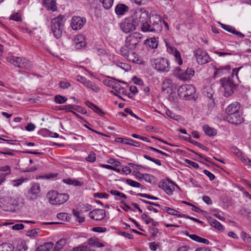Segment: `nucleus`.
I'll use <instances>...</instances> for the list:
<instances>
[{
	"mask_svg": "<svg viewBox=\"0 0 251 251\" xmlns=\"http://www.w3.org/2000/svg\"><path fill=\"white\" fill-rule=\"evenodd\" d=\"M241 67L234 68L232 70L230 76L223 77L220 80L222 87L225 90L224 96L228 97L231 96L236 89L240 82L238 76V73Z\"/></svg>",
	"mask_w": 251,
	"mask_h": 251,
	"instance_id": "obj_1",
	"label": "nucleus"
},
{
	"mask_svg": "<svg viewBox=\"0 0 251 251\" xmlns=\"http://www.w3.org/2000/svg\"><path fill=\"white\" fill-rule=\"evenodd\" d=\"M66 19L63 15H59L54 18L51 22L50 27L54 36L56 39L60 38L64 30V24Z\"/></svg>",
	"mask_w": 251,
	"mask_h": 251,
	"instance_id": "obj_2",
	"label": "nucleus"
},
{
	"mask_svg": "<svg viewBox=\"0 0 251 251\" xmlns=\"http://www.w3.org/2000/svg\"><path fill=\"white\" fill-rule=\"evenodd\" d=\"M150 24L145 23L141 27L143 32H160L162 29L160 17L158 15H152L150 20Z\"/></svg>",
	"mask_w": 251,
	"mask_h": 251,
	"instance_id": "obj_3",
	"label": "nucleus"
},
{
	"mask_svg": "<svg viewBox=\"0 0 251 251\" xmlns=\"http://www.w3.org/2000/svg\"><path fill=\"white\" fill-rule=\"evenodd\" d=\"M47 197L50 204L53 205L63 204L67 201L69 196L67 194H58L55 191H50L48 193Z\"/></svg>",
	"mask_w": 251,
	"mask_h": 251,
	"instance_id": "obj_4",
	"label": "nucleus"
},
{
	"mask_svg": "<svg viewBox=\"0 0 251 251\" xmlns=\"http://www.w3.org/2000/svg\"><path fill=\"white\" fill-rule=\"evenodd\" d=\"M142 37V34L137 32L129 35L126 38L125 46L122 48H125L129 50H133L138 43L141 42Z\"/></svg>",
	"mask_w": 251,
	"mask_h": 251,
	"instance_id": "obj_5",
	"label": "nucleus"
},
{
	"mask_svg": "<svg viewBox=\"0 0 251 251\" xmlns=\"http://www.w3.org/2000/svg\"><path fill=\"white\" fill-rule=\"evenodd\" d=\"M149 18V13L145 9L137 10L132 16V20L136 26L142 25L141 27L144 24L148 23L147 21Z\"/></svg>",
	"mask_w": 251,
	"mask_h": 251,
	"instance_id": "obj_6",
	"label": "nucleus"
},
{
	"mask_svg": "<svg viewBox=\"0 0 251 251\" xmlns=\"http://www.w3.org/2000/svg\"><path fill=\"white\" fill-rule=\"evenodd\" d=\"M177 93L180 98L187 100L195 93V88L192 85L185 84L178 87Z\"/></svg>",
	"mask_w": 251,
	"mask_h": 251,
	"instance_id": "obj_7",
	"label": "nucleus"
},
{
	"mask_svg": "<svg viewBox=\"0 0 251 251\" xmlns=\"http://www.w3.org/2000/svg\"><path fill=\"white\" fill-rule=\"evenodd\" d=\"M173 74L178 79L185 81L189 80L194 75L195 72L192 69H187L183 71L179 67H177L174 70Z\"/></svg>",
	"mask_w": 251,
	"mask_h": 251,
	"instance_id": "obj_8",
	"label": "nucleus"
},
{
	"mask_svg": "<svg viewBox=\"0 0 251 251\" xmlns=\"http://www.w3.org/2000/svg\"><path fill=\"white\" fill-rule=\"evenodd\" d=\"M158 187L169 196L173 195L175 187L178 188L175 182L169 178L161 180L158 183Z\"/></svg>",
	"mask_w": 251,
	"mask_h": 251,
	"instance_id": "obj_9",
	"label": "nucleus"
},
{
	"mask_svg": "<svg viewBox=\"0 0 251 251\" xmlns=\"http://www.w3.org/2000/svg\"><path fill=\"white\" fill-rule=\"evenodd\" d=\"M6 60L15 66L19 68L27 69L30 67L29 61L25 58L9 56L6 58Z\"/></svg>",
	"mask_w": 251,
	"mask_h": 251,
	"instance_id": "obj_10",
	"label": "nucleus"
},
{
	"mask_svg": "<svg viewBox=\"0 0 251 251\" xmlns=\"http://www.w3.org/2000/svg\"><path fill=\"white\" fill-rule=\"evenodd\" d=\"M153 65L158 72H167L170 70L168 61L165 58L154 60Z\"/></svg>",
	"mask_w": 251,
	"mask_h": 251,
	"instance_id": "obj_11",
	"label": "nucleus"
},
{
	"mask_svg": "<svg viewBox=\"0 0 251 251\" xmlns=\"http://www.w3.org/2000/svg\"><path fill=\"white\" fill-rule=\"evenodd\" d=\"M136 25L131 18H126L123 20L120 24L122 30L128 33L133 31L136 29Z\"/></svg>",
	"mask_w": 251,
	"mask_h": 251,
	"instance_id": "obj_12",
	"label": "nucleus"
},
{
	"mask_svg": "<svg viewBox=\"0 0 251 251\" xmlns=\"http://www.w3.org/2000/svg\"><path fill=\"white\" fill-rule=\"evenodd\" d=\"M132 50H127L125 48H121L120 52L121 55L129 61L138 63L139 61L138 56L135 52Z\"/></svg>",
	"mask_w": 251,
	"mask_h": 251,
	"instance_id": "obj_13",
	"label": "nucleus"
},
{
	"mask_svg": "<svg viewBox=\"0 0 251 251\" xmlns=\"http://www.w3.org/2000/svg\"><path fill=\"white\" fill-rule=\"evenodd\" d=\"M85 23V18L79 16H74L71 20V26L74 30H79L83 26Z\"/></svg>",
	"mask_w": 251,
	"mask_h": 251,
	"instance_id": "obj_14",
	"label": "nucleus"
},
{
	"mask_svg": "<svg viewBox=\"0 0 251 251\" xmlns=\"http://www.w3.org/2000/svg\"><path fill=\"white\" fill-rule=\"evenodd\" d=\"M166 47L167 51L174 55L175 57V60L177 63L178 65H181L183 63L182 59L181 57L179 51L177 50L175 48L169 45L168 43H166Z\"/></svg>",
	"mask_w": 251,
	"mask_h": 251,
	"instance_id": "obj_15",
	"label": "nucleus"
},
{
	"mask_svg": "<svg viewBox=\"0 0 251 251\" xmlns=\"http://www.w3.org/2000/svg\"><path fill=\"white\" fill-rule=\"evenodd\" d=\"M176 87V85L173 83L172 80L169 78L165 79L162 85V91L167 94H171Z\"/></svg>",
	"mask_w": 251,
	"mask_h": 251,
	"instance_id": "obj_16",
	"label": "nucleus"
},
{
	"mask_svg": "<svg viewBox=\"0 0 251 251\" xmlns=\"http://www.w3.org/2000/svg\"><path fill=\"white\" fill-rule=\"evenodd\" d=\"M213 93L214 92L212 89H210L209 91L207 90V113H210L215 109L216 106V103L213 97Z\"/></svg>",
	"mask_w": 251,
	"mask_h": 251,
	"instance_id": "obj_17",
	"label": "nucleus"
},
{
	"mask_svg": "<svg viewBox=\"0 0 251 251\" xmlns=\"http://www.w3.org/2000/svg\"><path fill=\"white\" fill-rule=\"evenodd\" d=\"M89 217L95 220H101L105 217V211L104 209H94L89 213Z\"/></svg>",
	"mask_w": 251,
	"mask_h": 251,
	"instance_id": "obj_18",
	"label": "nucleus"
},
{
	"mask_svg": "<svg viewBox=\"0 0 251 251\" xmlns=\"http://www.w3.org/2000/svg\"><path fill=\"white\" fill-rule=\"evenodd\" d=\"M226 119L229 123L235 125L241 124L243 121L241 111L227 115Z\"/></svg>",
	"mask_w": 251,
	"mask_h": 251,
	"instance_id": "obj_19",
	"label": "nucleus"
},
{
	"mask_svg": "<svg viewBox=\"0 0 251 251\" xmlns=\"http://www.w3.org/2000/svg\"><path fill=\"white\" fill-rule=\"evenodd\" d=\"M40 191V184L38 183H33L28 192V194L30 196V199H36L39 197Z\"/></svg>",
	"mask_w": 251,
	"mask_h": 251,
	"instance_id": "obj_20",
	"label": "nucleus"
},
{
	"mask_svg": "<svg viewBox=\"0 0 251 251\" xmlns=\"http://www.w3.org/2000/svg\"><path fill=\"white\" fill-rule=\"evenodd\" d=\"M74 44L77 49H80L86 46L85 37L81 34L75 36L74 39Z\"/></svg>",
	"mask_w": 251,
	"mask_h": 251,
	"instance_id": "obj_21",
	"label": "nucleus"
},
{
	"mask_svg": "<svg viewBox=\"0 0 251 251\" xmlns=\"http://www.w3.org/2000/svg\"><path fill=\"white\" fill-rule=\"evenodd\" d=\"M240 105L238 102H234L229 104L226 109L227 115L240 112Z\"/></svg>",
	"mask_w": 251,
	"mask_h": 251,
	"instance_id": "obj_22",
	"label": "nucleus"
},
{
	"mask_svg": "<svg viewBox=\"0 0 251 251\" xmlns=\"http://www.w3.org/2000/svg\"><path fill=\"white\" fill-rule=\"evenodd\" d=\"M230 67L228 65L218 69L214 68V77H219L227 74L229 72Z\"/></svg>",
	"mask_w": 251,
	"mask_h": 251,
	"instance_id": "obj_23",
	"label": "nucleus"
},
{
	"mask_svg": "<svg viewBox=\"0 0 251 251\" xmlns=\"http://www.w3.org/2000/svg\"><path fill=\"white\" fill-rule=\"evenodd\" d=\"M43 6L48 10L55 11L57 7L55 0H42Z\"/></svg>",
	"mask_w": 251,
	"mask_h": 251,
	"instance_id": "obj_24",
	"label": "nucleus"
},
{
	"mask_svg": "<svg viewBox=\"0 0 251 251\" xmlns=\"http://www.w3.org/2000/svg\"><path fill=\"white\" fill-rule=\"evenodd\" d=\"M207 219L211 226L220 231H223L224 230V226L219 222L210 217H207Z\"/></svg>",
	"mask_w": 251,
	"mask_h": 251,
	"instance_id": "obj_25",
	"label": "nucleus"
},
{
	"mask_svg": "<svg viewBox=\"0 0 251 251\" xmlns=\"http://www.w3.org/2000/svg\"><path fill=\"white\" fill-rule=\"evenodd\" d=\"M54 244L52 242H46L37 248L36 251H49L53 249Z\"/></svg>",
	"mask_w": 251,
	"mask_h": 251,
	"instance_id": "obj_26",
	"label": "nucleus"
},
{
	"mask_svg": "<svg viewBox=\"0 0 251 251\" xmlns=\"http://www.w3.org/2000/svg\"><path fill=\"white\" fill-rule=\"evenodd\" d=\"M194 53L198 63L201 65L204 64L202 50L201 49H198L195 51Z\"/></svg>",
	"mask_w": 251,
	"mask_h": 251,
	"instance_id": "obj_27",
	"label": "nucleus"
},
{
	"mask_svg": "<svg viewBox=\"0 0 251 251\" xmlns=\"http://www.w3.org/2000/svg\"><path fill=\"white\" fill-rule=\"evenodd\" d=\"M128 9V7L124 4H118L115 8V12L117 15H123Z\"/></svg>",
	"mask_w": 251,
	"mask_h": 251,
	"instance_id": "obj_28",
	"label": "nucleus"
},
{
	"mask_svg": "<svg viewBox=\"0 0 251 251\" xmlns=\"http://www.w3.org/2000/svg\"><path fill=\"white\" fill-rule=\"evenodd\" d=\"M117 141L125 144L130 145L134 147L139 146V143L138 142L126 138H119L117 139Z\"/></svg>",
	"mask_w": 251,
	"mask_h": 251,
	"instance_id": "obj_29",
	"label": "nucleus"
},
{
	"mask_svg": "<svg viewBox=\"0 0 251 251\" xmlns=\"http://www.w3.org/2000/svg\"><path fill=\"white\" fill-rule=\"evenodd\" d=\"M112 88L115 90L116 92L115 93L123 94L124 95H126V91L121 86L119 82L115 81L113 83V86H112ZM111 92L114 94L115 93L113 91H112Z\"/></svg>",
	"mask_w": 251,
	"mask_h": 251,
	"instance_id": "obj_30",
	"label": "nucleus"
},
{
	"mask_svg": "<svg viewBox=\"0 0 251 251\" xmlns=\"http://www.w3.org/2000/svg\"><path fill=\"white\" fill-rule=\"evenodd\" d=\"M83 211H80L76 210L75 209L73 210V213L74 215L76 218V220L78 221L79 223H82L85 221V217L84 215L82 214Z\"/></svg>",
	"mask_w": 251,
	"mask_h": 251,
	"instance_id": "obj_31",
	"label": "nucleus"
},
{
	"mask_svg": "<svg viewBox=\"0 0 251 251\" xmlns=\"http://www.w3.org/2000/svg\"><path fill=\"white\" fill-rule=\"evenodd\" d=\"M67 244V240L64 238L60 239L54 245V247L55 248L56 251H61Z\"/></svg>",
	"mask_w": 251,
	"mask_h": 251,
	"instance_id": "obj_32",
	"label": "nucleus"
},
{
	"mask_svg": "<svg viewBox=\"0 0 251 251\" xmlns=\"http://www.w3.org/2000/svg\"><path fill=\"white\" fill-rule=\"evenodd\" d=\"M88 244L91 246L97 248L103 247L105 246L103 243L100 242L98 239H90Z\"/></svg>",
	"mask_w": 251,
	"mask_h": 251,
	"instance_id": "obj_33",
	"label": "nucleus"
},
{
	"mask_svg": "<svg viewBox=\"0 0 251 251\" xmlns=\"http://www.w3.org/2000/svg\"><path fill=\"white\" fill-rule=\"evenodd\" d=\"M139 175L141 176L140 177V179H144L146 181L151 183L155 182V177L151 175L148 174H139Z\"/></svg>",
	"mask_w": 251,
	"mask_h": 251,
	"instance_id": "obj_34",
	"label": "nucleus"
},
{
	"mask_svg": "<svg viewBox=\"0 0 251 251\" xmlns=\"http://www.w3.org/2000/svg\"><path fill=\"white\" fill-rule=\"evenodd\" d=\"M84 85L95 92H98L100 91V88L89 80L87 79Z\"/></svg>",
	"mask_w": 251,
	"mask_h": 251,
	"instance_id": "obj_35",
	"label": "nucleus"
},
{
	"mask_svg": "<svg viewBox=\"0 0 251 251\" xmlns=\"http://www.w3.org/2000/svg\"><path fill=\"white\" fill-rule=\"evenodd\" d=\"M205 134L210 136H214L217 134V130L215 128L205 125Z\"/></svg>",
	"mask_w": 251,
	"mask_h": 251,
	"instance_id": "obj_36",
	"label": "nucleus"
},
{
	"mask_svg": "<svg viewBox=\"0 0 251 251\" xmlns=\"http://www.w3.org/2000/svg\"><path fill=\"white\" fill-rule=\"evenodd\" d=\"M85 103L88 107L93 109L95 112L98 113L100 115L102 114V112L101 111V109L99 108L96 105L92 103L89 101H86Z\"/></svg>",
	"mask_w": 251,
	"mask_h": 251,
	"instance_id": "obj_37",
	"label": "nucleus"
},
{
	"mask_svg": "<svg viewBox=\"0 0 251 251\" xmlns=\"http://www.w3.org/2000/svg\"><path fill=\"white\" fill-rule=\"evenodd\" d=\"M14 246L9 243H3L0 245V251H13Z\"/></svg>",
	"mask_w": 251,
	"mask_h": 251,
	"instance_id": "obj_38",
	"label": "nucleus"
},
{
	"mask_svg": "<svg viewBox=\"0 0 251 251\" xmlns=\"http://www.w3.org/2000/svg\"><path fill=\"white\" fill-rule=\"evenodd\" d=\"M3 201L5 202H6L7 204V206H14L17 205V201L16 199L11 197H7L4 198L3 200Z\"/></svg>",
	"mask_w": 251,
	"mask_h": 251,
	"instance_id": "obj_39",
	"label": "nucleus"
},
{
	"mask_svg": "<svg viewBox=\"0 0 251 251\" xmlns=\"http://www.w3.org/2000/svg\"><path fill=\"white\" fill-rule=\"evenodd\" d=\"M146 44L152 49L156 48L158 46V42L154 38H151L146 40Z\"/></svg>",
	"mask_w": 251,
	"mask_h": 251,
	"instance_id": "obj_40",
	"label": "nucleus"
},
{
	"mask_svg": "<svg viewBox=\"0 0 251 251\" xmlns=\"http://www.w3.org/2000/svg\"><path fill=\"white\" fill-rule=\"evenodd\" d=\"M164 210H165L167 213L169 214H171V215H176L178 217H183L182 215L183 214H180V213L173 209V208H170V207H165V208H164Z\"/></svg>",
	"mask_w": 251,
	"mask_h": 251,
	"instance_id": "obj_41",
	"label": "nucleus"
},
{
	"mask_svg": "<svg viewBox=\"0 0 251 251\" xmlns=\"http://www.w3.org/2000/svg\"><path fill=\"white\" fill-rule=\"evenodd\" d=\"M100 1L105 9H109L112 6L114 0H100Z\"/></svg>",
	"mask_w": 251,
	"mask_h": 251,
	"instance_id": "obj_42",
	"label": "nucleus"
},
{
	"mask_svg": "<svg viewBox=\"0 0 251 251\" xmlns=\"http://www.w3.org/2000/svg\"><path fill=\"white\" fill-rule=\"evenodd\" d=\"M64 182L69 185H73L74 186H81L82 183L77 180H74L72 179H64Z\"/></svg>",
	"mask_w": 251,
	"mask_h": 251,
	"instance_id": "obj_43",
	"label": "nucleus"
},
{
	"mask_svg": "<svg viewBox=\"0 0 251 251\" xmlns=\"http://www.w3.org/2000/svg\"><path fill=\"white\" fill-rule=\"evenodd\" d=\"M67 100V98L61 95H56L54 97V101L56 103L61 104L64 103Z\"/></svg>",
	"mask_w": 251,
	"mask_h": 251,
	"instance_id": "obj_44",
	"label": "nucleus"
},
{
	"mask_svg": "<svg viewBox=\"0 0 251 251\" xmlns=\"http://www.w3.org/2000/svg\"><path fill=\"white\" fill-rule=\"evenodd\" d=\"M73 251H94L90 247L87 246H79V247L74 248Z\"/></svg>",
	"mask_w": 251,
	"mask_h": 251,
	"instance_id": "obj_45",
	"label": "nucleus"
},
{
	"mask_svg": "<svg viewBox=\"0 0 251 251\" xmlns=\"http://www.w3.org/2000/svg\"><path fill=\"white\" fill-rule=\"evenodd\" d=\"M188 237H190L192 240L197 241L199 243H204V238L200 237L197 235L195 234H187Z\"/></svg>",
	"mask_w": 251,
	"mask_h": 251,
	"instance_id": "obj_46",
	"label": "nucleus"
},
{
	"mask_svg": "<svg viewBox=\"0 0 251 251\" xmlns=\"http://www.w3.org/2000/svg\"><path fill=\"white\" fill-rule=\"evenodd\" d=\"M39 231H40V229H38V228L28 230L26 232V235L27 236H29V237H37L38 236Z\"/></svg>",
	"mask_w": 251,
	"mask_h": 251,
	"instance_id": "obj_47",
	"label": "nucleus"
},
{
	"mask_svg": "<svg viewBox=\"0 0 251 251\" xmlns=\"http://www.w3.org/2000/svg\"><path fill=\"white\" fill-rule=\"evenodd\" d=\"M27 180V178H21L20 179L12 181L13 185L15 187H18L21 185L23 182Z\"/></svg>",
	"mask_w": 251,
	"mask_h": 251,
	"instance_id": "obj_48",
	"label": "nucleus"
},
{
	"mask_svg": "<svg viewBox=\"0 0 251 251\" xmlns=\"http://www.w3.org/2000/svg\"><path fill=\"white\" fill-rule=\"evenodd\" d=\"M110 193L114 196H119L123 199H126V195L121 192H120L119 191L116 190H112L110 191Z\"/></svg>",
	"mask_w": 251,
	"mask_h": 251,
	"instance_id": "obj_49",
	"label": "nucleus"
},
{
	"mask_svg": "<svg viewBox=\"0 0 251 251\" xmlns=\"http://www.w3.org/2000/svg\"><path fill=\"white\" fill-rule=\"evenodd\" d=\"M57 217L58 219L62 221H67L68 219L70 218L68 214L66 213H59L57 215Z\"/></svg>",
	"mask_w": 251,
	"mask_h": 251,
	"instance_id": "obj_50",
	"label": "nucleus"
},
{
	"mask_svg": "<svg viewBox=\"0 0 251 251\" xmlns=\"http://www.w3.org/2000/svg\"><path fill=\"white\" fill-rule=\"evenodd\" d=\"M126 181L128 185L133 187L139 188L141 186V184L139 182L130 179H126Z\"/></svg>",
	"mask_w": 251,
	"mask_h": 251,
	"instance_id": "obj_51",
	"label": "nucleus"
},
{
	"mask_svg": "<svg viewBox=\"0 0 251 251\" xmlns=\"http://www.w3.org/2000/svg\"><path fill=\"white\" fill-rule=\"evenodd\" d=\"M143 157L145 158H146V159L150 160L159 166L161 165V161L158 159L152 158L151 157L148 155H144Z\"/></svg>",
	"mask_w": 251,
	"mask_h": 251,
	"instance_id": "obj_52",
	"label": "nucleus"
},
{
	"mask_svg": "<svg viewBox=\"0 0 251 251\" xmlns=\"http://www.w3.org/2000/svg\"><path fill=\"white\" fill-rule=\"evenodd\" d=\"M219 24L221 25L222 27L226 30V31H228V32L233 33V30L235 29V28L231 26L230 25H226L223 24H221L219 22Z\"/></svg>",
	"mask_w": 251,
	"mask_h": 251,
	"instance_id": "obj_53",
	"label": "nucleus"
},
{
	"mask_svg": "<svg viewBox=\"0 0 251 251\" xmlns=\"http://www.w3.org/2000/svg\"><path fill=\"white\" fill-rule=\"evenodd\" d=\"M86 160L90 162H94L96 161V154L94 151H91L89 155L86 158Z\"/></svg>",
	"mask_w": 251,
	"mask_h": 251,
	"instance_id": "obj_54",
	"label": "nucleus"
},
{
	"mask_svg": "<svg viewBox=\"0 0 251 251\" xmlns=\"http://www.w3.org/2000/svg\"><path fill=\"white\" fill-rule=\"evenodd\" d=\"M107 163L108 164H111L112 165V166L114 167V168H115V167H119L121 164L119 161L113 158L108 159L107 160Z\"/></svg>",
	"mask_w": 251,
	"mask_h": 251,
	"instance_id": "obj_55",
	"label": "nucleus"
},
{
	"mask_svg": "<svg viewBox=\"0 0 251 251\" xmlns=\"http://www.w3.org/2000/svg\"><path fill=\"white\" fill-rule=\"evenodd\" d=\"M0 171H2V172H7L6 173L3 174V176L2 177L4 178V177L10 174V173H11L10 167L9 166H5L4 167H2L0 168Z\"/></svg>",
	"mask_w": 251,
	"mask_h": 251,
	"instance_id": "obj_56",
	"label": "nucleus"
},
{
	"mask_svg": "<svg viewBox=\"0 0 251 251\" xmlns=\"http://www.w3.org/2000/svg\"><path fill=\"white\" fill-rule=\"evenodd\" d=\"M117 66L120 67L126 71H128L130 69V66L124 63L120 62L117 64Z\"/></svg>",
	"mask_w": 251,
	"mask_h": 251,
	"instance_id": "obj_57",
	"label": "nucleus"
},
{
	"mask_svg": "<svg viewBox=\"0 0 251 251\" xmlns=\"http://www.w3.org/2000/svg\"><path fill=\"white\" fill-rule=\"evenodd\" d=\"M59 85L60 88L64 89L68 88L71 86L70 82L66 81H60Z\"/></svg>",
	"mask_w": 251,
	"mask_h": 251,
	"instance_id": "obj_58",
	"label": "nucleus"
},
{
	"mask_svg": "<svg viewBox=\"0 0 251 251\" xmlns=\"http://www.w3.org/2000/svg\"><path fill=\"white\" fill-rule=\"evenodd\" d=\"M94 197L95 198H99L100 199L104 198L107 199L108 198V195L106 193H97L94 194Z\"/></svg>",
	"mask_w": 251,
	"mask_h": 251,
	"instance_id": "obj_59",
	"label": "nucleus"
},
{
	"mask_svg": "<svg viewBox=\"0 0 251 251\" xmlns=\"http://www.w3.org/2000/svg\"><path fill=\"white\" fill-rule=\"evenodd\" d=\"M166 114L168 117H170L171 118L177 120V118L178 117V116L176 115L175 113H174L170 110H167L166 111Z\"/></svg>",
	"mask_w": 251,
	"mask_h": 251,
	"instance_id": "obj_60",
	"label": "nucleus"
},
{
	"mask_svg": "<svg viewBox=\"0 0 251 251\" xmlns=\"http://www.w3.org/2000/svg\"><path fill=\"white\" fill-rule=\"evenodd\" d=\"M100 167H102V168H105V169H107L114 170V171H117L118 172H120L119 170H118V169H117L116 168H114V167H113V166H112L111 165L100 164Z\"/></svg>",
	"mask_w": 251,
	"mask_h": 251,
	"instance_id": "obj_61",
	"label": "nucleus"
},
{
	"mask_svg": "<svg viewBox=\"0 0 251 251\" xmlns=\"http://www.w3.org/2000/svg\"><path fill=\"white\" fill-rule=\"evenodd\" d=\"M25 226L22 224H17L12 226V229L13 230H19L21 229H23L24 228Z\"/></svg>",
	"mask_w": 251,
	"mask_h": 251,
	"instance_id": "obj_62",
	"label": "nucleus"
},
{
	"mask_svg": "<svg viewBox=\"0 0 251 251\" xmlns=\"http://www.w3.org/2000/svg\"><path fill=\"white\" fill-rule=\"evenodd\" d=\"M10 19L15 21H20L21 20V17L20 15L17 13H16L13 15L11 16Z\"/></svg>",
	"mask_w": 251,
	"mask_h": 251,
	"instance_id": "obj_63",
	"label": "nucleus"
},
{
	"mask_svg": "<svg viewBox=\"0 0 251 251\" xmlns=\"http://www.w3.org/2000/svg\"><path fill=\"white\" fill-rule=\"evenodd\" d=\"M35 126L32 123L28 124L27 125L25 126V129L28 131H33L35 129Z\"/></svg>",
	"mask_w": 251,
	"mask_h": 251,
	"instance_id": "obj_64",
	"label": "nucleus"
}]
</instances>
